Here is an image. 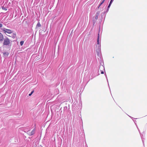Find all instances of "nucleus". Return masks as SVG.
<instances>
[{"mask_svg":"<svg viewBox=\"0 0 147 147\" xmlns=\"http://www.w3.org/2000/svg\"><path fill=\"white\" fill-rule=\"evenodd\" d=\"M3 45L6 46H9L10 44V40L7 37L3 39Z\"/></svg>","mask_w":147,"mask_h":147,"instance_id":"f257e3e1","label":"nucleus"},{"mask_svg":"<svg viewBox=\"0 0 147 147\" xmlns=\"http://www.w3.org/2000/svg\"><path fill=\"white\" fill-rule=\"evenodd\" d=\"M96 52L97 55L100 58H101V49L100 48V45L99 46V48H97V49H96Z\"/></svg>","mask_w":147,"mask_h":147,"instance_id":"f03ea898","label":"nucleus"},{"mask_svg":"<svg viewBox=\"0 0 147 147\" xmlns=\"http://www.w3.org/2000/svg\"><path fill=\"white\" fill-rule=\"evenodd\" d=\"M3 31L5 33H7L8 34H11L13 32V31L9 29L4 28Z\"/></svg>","mask_w":147,"mask_h":147,"instance_id":"7ed1b4c3","label":"nucleus"},{"mask_svg":"<svg viewBox=\"0 0 147 147\" xmlns=\"http://www.w3.org/2000/svg\"><path fill=\"white\" fill-rule=\"evenodd\" d=\"M99 33L98 34V38L97 39V45H96V47L99 48V46L100 45V47H101L100 44L99 42Z\"/></svg>","mask_w":147,"mask_h":147,"instance_id":"20e7f679","label":"nucleus"},{"mask_svg":"<svg viewBox=\"0 0 147 147\" xmlns=\"http://www.w3.org/2000/svg\"><path fill=\"white\" fill-rule=\"evenodd\" d=\"M31 129V128H29L28 130H26V129H24V131L26 132H27V134L29 136H31L32 135H31V132L30 131V130Z\"/></svg>","mask_w":147,"mask_h":147,"instance_id":"39448f33","label":"nucleus"},{"mask_svg":"<svg viewBox=\"0 0 147 147\" xmlns=\"http://www.w3.org/2000/svg\"><path fill=\"white\" fill-rule=\"evenodd\" d=\"M100 11H98L96 13L95 16V19L96 20H97L98 18V16L100 14Z\"/></svg>","mask_w":147,"mask_h":147,"instance_id":"423d86ee","label":"nucleus"},{"mask_svg":"<svg viewBox=\"0 0 147 147\" xmlns=\"http://www.w3.org/2000/svg\"><path fill=\"white\" fill-rule=\"evenodd\" d=\"M3 40V35L0 32V41H2Z\"/></svg>","mask_w":147,"mask_h":147,"instance_id":"0eeeda50","label":"nucleus"},{"mask_svg":"<svg viewBox=\"0 0 147 147\" xmlns=\"http://www.w3.org/2000/svg\"><path fill=\"white\" fill-rule=\"evenodd\" d=\"M135 123V124L136 125V126L137 127V129H138V130L140 133V134L141 137V138L142 139V141L143 142V138H142V136H143L142 135H141L140 134V130H139V129L138 128V126H137L136 123Z\"/></svg>","mask_w":147,"mask_h":147,"instance_id":"6e6552de","label":"nucleus"},{"mask_svg":"<svg viewBox=\"0 0 147 147\" xmlns=\"http://www.w3.org/2000/svg\"><path fill=\"white\" fill-rule=\"evenodd\" d=\"M35 128L31 132V135H34L35 133Z\"/></svg>","mask_w":147,"mask_h":147,"instance_id":"1a4fd4ad","label":"nucleus"},{"mask_svg":"<svg viewBox=\"0 0 147 147\" xmlns=\"http://www.w3.org/2000/svg\"><path fill=\"white\" fill-rule=\"evenodd\" d=\"M9 53L8 52H4L3 53V54L4 55L5 57H7L8 56V55H9Z\"/></svg>","mask_w":147,"mask_h":147,"instance_id":"9d476101","label":"nucleus"},{"mask_svg":"<svg viewBox=\"0 0 147 147\" xmlns=\"http://www.w3.org/2000/svg\"><path fill=\"white\" fill-rule=\"evenodd\" d=\"M111 4V3H109V5L107 7V10H106V12H108V11L109 10V8Z\"/></svg>","mask_w":147,"mask_h":147,"instance_id":"9b49d317","label":"nucleus"},{"mask_svg":"<svg viewBox=\"0 0 147 147\" xmlns=\"http://www.w3.org/2000/svg\"><path fill=\"white\" fill-rule=\"evenodd\" d=\"M105 1V0H102L101 1V2L100 3V5H101Z\"/></svg>","mask_w":147,"mask_h":147,"instance_id":"f8f14e48","label":"nucleus"},{"mask_svg":"<svg viewBox=\"0 0 147 147\" xmlns=\"http://www.w3.org/2000/svg\"><path fill=\"white\" fill-rule=\"evenodd\" d=\"M24 43V41H21L20 42V44L21 46H22L23 45Z\"/></svg>","mask_w":147,"mask_h":147,"instance_id":"ddd939ff","label":"nucleus"},{"mask_svg":"<svg viewBox=\"0 0 147 147\" xmlns=\"http://www.w3.org/2000/svg\"><path fill=\"white\" fill-rule=\"evenodd\" d=\"M41 26V25L40 24V23L38 22L37 24V26L40 27Z\"/></svg>","mask_w":147,"mask_h":147,"instance_id":"4468645a","label":"nucleus"},{"mask_svg":"<svg viewBox=\"0 0 147 147\" xmlns=\"http://www.w3.org/2000/svg\"><path fill=\"white\" fill-rule=\"evenodd\" d=\"M105 76H106V78L107 82L108 84V85H109V83H108V79H107V76L106 74H105Z\"/></svg>","mask_w":147,"mask_h":147,"instance_id":"2eb2a0df","label":"nucleus"},{"mask_svg":"<svg viewBox=\"0 0 147 147\" xmlns=\"http://www.w3.org/2000/svg\"><path fill=\"white\" fill-rule=\"evenodd\" d=\"M34 92V91H32L31 92V93L30 94H29V96H31L32 94Z\"/></svg>","mask_w":147,"mask_h":147,"instance_id":"dca6fc26","label":"nucleus"},{"mask_svg":"<svg viewBox=\"0 0 147 147\" xmlns=\"http://www.w3.org/2000/svg\"><path fill=\"white\" fill-rule=\"evenodd\" d=\"M100 68H102L104 69V70H105V68L102 65L100 67Z\"/></svg>","mask_w":147,"mask_h":147,"instance_id":"f3484780","label":"nucleus"},{"mask_svg":"<svg viewBox=\"0 0 147 147\" xmlns=\"http://www.w3.org/2000/svg\"><path fill=\"white\" fill-rule=\"evenodd\" d=\"M114 0H111L110 2V3H112L113 2V1Z\"/></svg>","mask_w":147,"mask_h":147,"instance_id":"a211bd4d","label":"nucleus"},{"mask_svg":"<svg viewBox=\"0 0 147 147\" xmlns=\"http://www.w3.org/2000/svg\"><path fill=\"white\" fill-rule=\"evenodd\" d=\"M29 128H30V127H26V128H25L24 129H26V130H28Z\"/></svg>","mask_w":147,"mask_h":147,"instance_id":"6ab92c4d","label":"nucleus"},{"mask_svg":"<svg viewBox=\"0 0 147 147\" xmlns=\"http://www.w3.org/2000/svg\"><path fill=\"white\" fill-rule=\"evenodd\" d=\"M3 25L2 24L0 23V28H1L2 27Z\"/></svg>","mask_w":147,"mask_h":147,"instance_id":"aec40b11","label":"nucleus"},{"mask_svg":"<svg viewBox=\"0 0 147 147\" xmlns=\"http://www.w3.org/2000/svg\"><path fill=\"white\" fill-rule=\"evenodd\" d=\"M101 73V74H104V71H103L102 70H100Z\"/></svg>","mask_w":147,"mask_h":147,"instance_id":"412c9836","label":"nucleus"},{"mask_svg":"<svg viewBox=\"0 0 147 147\" xmlns=\"http://www.w3.org/2000/svg\"><path fill=\"white\" fill-rule=\"evenodd\" d=\"M101 5H100V4L98 6V9L100 7V6Z\"/></svg>","mask_w":147,"mask_h":147,"instance_id":"4be33fe9","label":"nucleus"},{"mask_svg":"<svg viewBox=\"0 0 147 147\" xmlns=\"http://www.w3.org/2000/svg\"><path fill=\"white\" fill-rule=\"evenodd\" d=\"M105 13V12H104V13H102V14H104Z\"/></svg>","mask_w":147,"mask_h":147,"instance_id":"5701e85b","label":"nucleus"}]
</instances>
